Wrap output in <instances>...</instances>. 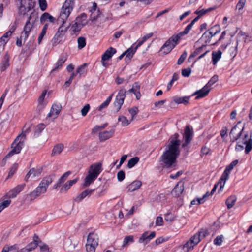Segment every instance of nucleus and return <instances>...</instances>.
<instances>
[{"mask_svg": "<svg viewBox=\"0 0 252 252\" xmlns=\"http://www.w3.org/2000/svg\"><path fill=\"white\" fill-rule=\"evenodd\" d=\"M179 135L175 133L170 138L167 149L161 157V161L163 166L166 168L171 167L176 161L180 154L179 145L180 141L178 139Z\"/></svg>", "mask_w": 252, "mask_h": 252, "instance_id": "nucleus-1", "label": "nucleus"}, {"mask_svg": "<svg viewBox=\"0 0 252 252\" xmlns=\"http://www.w3.org/2000/svg\"><path fill=\"white\" fill-rule=\"evenodd\" d=\"M30 127L24 131H23L21 134L19 135L11 144L12 150L10 151L5 156L6 158H9L11 156L20 152L24 146V141L26 139V134L29 132Z\"/></svg>", "mask_w": 252, "mask_h": 252, "instance_id": "nucleus-2", "label": "nucleus"}, {"mask_svg": "<svg viewBox=\"0 0 252 252\" xmlns=\"http://www.w3.org/2000/svg\"><path fill=\"white\" fill-rule=\"evenodd\" d=\"M37 13L35 11L32 12L28 17L24 27L23 32L21 33V38L25 41L28 37L29 34L34 29V24L36 19L37 18Z\"/></svg>", "mask_w": 252, "mask_h": 252, "instance_id": "nucleus-3", "label": "nucleus"}, {"mask_svg": "<svg viewBox=\"0 0 252 252\" xmlns=\"http://www.w3.org/2000/svg\"><path fill=\"white\" fill-rule=\"evenodd\" d=\"M74 0H66L61 9L60 16L58 19L59 22H62V24H64L66 20L69 16L72 10L74 5Z\"/></svg>", "mask_w": 252, "mask_h": 252, "instance_id": "nucleus-4", "label": "nucleus"}, {"mask_svg": "<svg viewBox=\"0 0 252 252\" xmlns=\"http://www.w3.org/2000/svg\"><path fill=\"white\" fill-rule=\"evenodd\" d=\"M206 234L207 232L204 230L200 231L195 234L183 246V249H185V251L187 252L192 250L194 247L198 244L201 241V239H203L206 236Z\"/></svg>", "mask_w": 252, "mask_h": 252, "instance_id": "nucleus-5", "label": "nucleus"}, {"mask_svg": "<svg viewBox=\"0 0 252 252\" xmlns=\"http://www.w3.org/2000/svg\"><path fill=\"white\" fill-rule=\"evenodd\" d=\"M220 31V28L219 26L215 25L206 31L202 36V39L206 43L211 45L215 44L217 41H212V38Z\"/></svg>", "mask_w": 252, "mask_h": 252, "instance_id": "nucleus-6", "label": "nucleus"}, {"mask_svg": "<svg viewBox=\"0 0 252 252\" xmlns=\"http://www.w3.org/2000/svg\"><path fill=\"white\" fill-rule=\"evenodd\" d=\"M180 38L177 34L173 35L163 45L160 50L164 54L169 53L178 44Z\"/></svg>", "mask_w": 252, "mask_h": 252, "instance_id": "nucleus-7", "label": "nucleus"}, {"mask_svg": "<svg viewBox=\"0 0 252 252\" xmlns=\"http://www.w3.org/2000/svg\"><path fill=\"white\" fill-rule=\"evenodd\" d=\"M88 23L87 15L85 13L76 17L74 23L71 26V30L73 32H79L82 28Z\"/></svg>", "mask_w": 252, "mask_h": 252, "instance_id": "nucleus-8", "label": "nucleus"}, {"mask_svg": "<svg viewBox=\"0 0 252 252\" xmlns=\"http://www.w3.org/2000/svg\"><path fill=\"white\" fill-rule=\"evenodd\" d=\"M126 92L133 93V90L131 88L126 91L124 89H121L116 96L115 101L114 103V106L116 112H118L120 110L121 106L124 103V100L126 97Z\"/></svg>", "mask_w": 252, "mask_h": 252, "instance_id": "nucleus-9", "label": "nucleus"}, {"mask_svg": "<svg viewBox=\"0 0 252 252\" xmlns=\"http://www.w3.org/2000/svg\"><path fill=\"white\" fill-rule=\"evenodd\" d=\"M238 160H234L225 168L221 178L220 179L219 183L221 184L220 189L224 187L226 181L229 178L230 171L238 164Z\"/></svg>", "mask_w": 252, "mask_h": 252, "instance_id": "nucleus-10", "label": "nucleus"}, {"mask_svg": "<svg viewBox=\"0 0 252 252\" xmlns=\"http://www.w3.org/2000/svg\"><path fill=\"white\" fill-rule=\"evenodd\" d=\"M68 27L62 25L58 28L57 32L56 33L54 37L51 40L52 45L53 46H57L62 40V37L64 35L67 31Z\"/></svg>", "mask_w": 252, "mask_h": 252, "instance_id": "nucleus-11", "label": "nucleus"}, {"mask_svg": "<svg viewBox=\"0 0 252 252\" xmlns=\"http://www.w3.org/2000/svg\"><path fill=\"white\" fill-rule=\"evenodd\" d=\"M102 164L100 162H97L92 164L88 170V173L97 178L102 171Z\"/></svg>", "mask_w": 252, "mask_h": 252, "instance_id": "nucleus-12", "label": "nucleus"}, {"mask_svg": "<svg viewBox=\"0 0 252 252\" xmlns=\"http://www.w3.org/2000/svg\"><path fill=\"white\" fill-rule=\"evenodd\" d=\"M193 136V131L189 126H187L185 128L184 133L183 134V140L184 142L182 144V147H185L192 140Z\"/></svg>", "mask_w": 252, "mask_h": 252, "instance_id": "nucleus-13", "label": "nucleus"}, {"mask_svg": "<svg viewBox=\"0 0 252 252\" xmlns=\"http://www.w3.org/2000/svg\"><path fill=\"white\" fill-rule=\"evenodd\" d=\"M47 189L40 183L39 186L32 192L30 193L28 196L30 197V200H32L35 199L42 193L46 192Z\"/></svg>", "mask_w": 252, "mask_h": 252, "instance_id": "nucleus-14", "label": "nucleus"}, {"mask_svg": "<svg viewBox=\"0 0 252 252\" xmlns=\"http://www.w3.org/2000/svg\"><path fill=\"white\" fill-rule=\"evenodd\" d=\"M243 130V128L241 129L237 125H235L230 132V141L233 142L237 140L241 136Z\"/></svg>", "mask_w": 252, "mask_h": 252, "instance_id": "nucleus-15", "label": "nucleus"}, {"mask_svg": "<svg viewBox=\"0 0 252 252\" xmlns=\"http://www.w3.org/2000/svg\"><path fill=\"white\" fill-rule=\"evenodd\" d=\"M62 106L60 104H54L50 110V112L47 115V118L55 119L58 116L61 110Z\"/></svg>", "mask_w": 252, "mask_h": 252, "instance_id": "nucleus-16", "label": "nucleus"}, {"mask_svg": "<svg viewBox=\"0 0 252 252\" xmlns=\"http://www.w3.org/2000/svg\"><path fill=\"white\" fill-rule=\"evenodd\" d=\"M155 235L156 233L154 231L151 232L150 234H149L148 231H146L139 238L138 242L139 243H143L146 245L154 238Z\"/></svg>", "mask_w": 252, "mask_h": 252, "instance_id": "nucleus-17", "label": "nucleus"}, {"mask_svg": "<svg viewBox=\"0 0 252 252\" xmlns=\"http://www.w3.org/2000/svg\"><path fill=\"white\" fill-rule=\"evenodd\" d=\"M24 187V186L23 185L17 186L15 188L10 190L3 197L9 199L15 198L23 189Z\"/></svg>", "mask_w": 252, "mask_h": 252, "instance_id": "nucleus-18", "label": "nucleus"}, {"mask_svg": "<svg viewBox=\"0 0 252 252\" xmlns=\"http://www.w3.org/2000/svg\"><path fill=\"white\" fill-rule=\"evenodd\" d=\"M184 189V183L183 181H179L171 191L172 195L174 197H179Z\"/></svg>", "mask_w": 252, "mask_h": 252, "instance_id": "nucleus-19", "label": "nucleus"}, {"mask_svg": "<svg viewBox=\"0 0 252 252\" xmlns=\"http://www.w3.org/2000/svg\"><path fill=\"white\" fill-rule=\"evenodd\" d=\"M103 17L101 13L99 10H96L95 8L91 11L90 19L92 22H95L99 20L100 22L102 21V17Z\"/></svg>", "mask_w": 252, "mask_h": 252, "instance_id": "nucleus-20", "label": "nucleus"}, {"mask_svg": "<svg viewBox=\"0 0 252 252\" xmlns=\"http://www.w3.org/2000/svg\"><path fill=\"white\" fill-rule=\"evenodd\" d=\"M114 133V130L109 131H104L99 133V138L100 141H104L110 138L113 135Z\"/></svg>", "mask_w": 252, "mask_h": 252, "instance_id": "nucleus-21", "label": "nucleus"}, {"mask_svg": "<svg viewBox=\"0 0 252 252\" xmlns=\"http://www.w3.org/2000/svg\"><path fill=\"white\" fill-rule=\"evenodd\" d=\"M210 91L209 88H206V86H204L201 89L196 91L192 94V95H197L196 99H197L206 96Z\"/></svg>", "mask_w": 252, "mask_h": 252, "instance_id": "nucleus-22", "label": "nucleus"}, {"mask_svg": "<svg viewBox=\"0 0 252 252\" xmlns=\"http://www.w3.org/2000/svg\"><path fill=\"white\" fill-rule=\"evenodd\" d=\"M94 190V189H86V190L82 191L81 193H80L77 196H76L74 199V201L76 202H80L84 198H85L87 196L91 195Z\"/></svg>", "mask_w": 252, "mask_h": 252, "instance_id": "nucleus-23", "label": "nucleus"}, {"mask_svg": "<svg viewBox=\"0 0 252 252\" xmlns=\"http://www.w3.org/2000/svg\"><path fill=\"white\" fill-rule=\"evenodd\" d=\"M116 52V50L113 47H109L102 55V60L106 61L110 59Z\"/></svg>", "mask_w": 252, "mask_h": 252, "instance_id": "nucleus-24", "label": "nucleus"}, {"mask_svg": "<svg viewBox=\"0 0 252 252\" xmlns=\"http://www.w3.org/2000/svg\"><path fill=\"white\" fill-rule=\"evenodd\" d=\"M42 168L39 167L37 168H32L31 169L27 174L26 176V178L28 179V178L31 177L32 178H34L36 176H38L42 172Z\"/></svg>", "mask_w": 252, "mask_h": 252, "instance_id": "nucleus-25", "label": "nucleus"}, {"mask_svg": "<svg viewBox=\"0 0 252 252\" xmlns=\"http://www.w3.org/2000/svg\"><path fill=\"white\" fill-rule=\"evenodd\" d=\"M96 178L97 177L88 173L84 180L82 187L86 188L89 187Z\"/></svg>", "mask_w": 252, "mask_h": 252, "instance_id": "nucleus-26", "label": "nucleus"}, {"mask_svg": "<svg viewBox=\"0 0 252 252\" xmlns=\"http://www.w3.org/2000/svg\"><path fill=\"white\" fill-rule=\"evenodd\" d=\"M221 47L223 50L226 49V53L229 54L230 57L234 58L237 54V45L234 47H229L228 49H226V45H222Z\"/></svg>", "mask_w": 252, "mask_h": 252, "instance_id": "nucleus-27", "label": "nucleus"}, {"mask_svg": "<svg viewBox=\"0 0 252 252\" xmlns=\"http://www.w3.org/2000/svg\"><path fill=\"white\" fill-rule=\"evenodd\" d=\"M142 185V182L139 180H135L130 184L128 187V190L132 192L139 189Z\"/></svg>", "mask_w": 252, "mask_h": 252, "instance_id": "nucleus-28", "label": "nucleus"}, {"mask_svg": "<svg viewBox=\"0 0 252 252\" xmlns=\"http://www.w3.org/2000/svg\"><path fill=\"white\" fill-rule=\"evenodd\" d=\"M78 180V178H76L72 180H69L66 182L61 189V191L66 192L70 187L74 184H75Z\"/></svg>", "mask_w": 252, "mask_h": 252, "instance_id": "nucleus-29", "label": "nucleus"}, {"mask_svg": "<svg viewBox=\"0 0 252 252\" xmlns=\"http://www.w3.org/2000/svg\"><path fill=\"white\" fill-rule=\"evenodd\" d=\"M77 245L76 242H72L69 240L66 242L64 245L65 250L68 252H73Z\"/></svg>", "mask_w": 252, "mask_h": 252, "instance_id": "nucleus-30", "label": "nucleus"}, {"mask_svg": "<svg viewBox=\"0 0 252 252\" xmlns=\"http://www.w3.org/2000/svg\"><path fill=\"white\" fill-rule=\"evenodd\" d=\"M87 242L94 244L98 245V235L94 233H90L89 234Z\"/></svg>", "mask_w": 252, "mask_h": 252, "instance_id": "nucleus-31", "label": "nucleus"}, {"mask_svg": "<svg viewBox=\"0 0 252 252\" xmlns=\"http://www.w3.org/2000/svg\"><path fill=\"white\" fill-rule=\"evenodd\" d=\"M140 88V86L138 82H135L132 87V89L133 90V93L135 94L136 98L137 100L139 99L141 97Z\"/></svg>", "mask_w": 252, "mask_h": 252, "instance_id": "nucleus-32", "label": "nucleus"}, {"mask_svg": "<svg viewBox=\"0 0 252 252\" xmlns=\"http://www.w3.org/2000/svg\"><path fill=\"white\" fill-rule=\"evenodd\" d=\"M46 93H47V91L44 90L42 92V93L40 95L39 97L38 98V105L37 106V108L40 111L42 110L44 107L45 104L44 103V100L45 96L46 94Z\"/></svg>", "mask_w": 252, "mask_h": 252, "instance_id": "nucleus-33", "label": "nucleus"}, {"mask_svg": "<svg viewBox=\"0 0 252 252\" xmlns=\"http://www.w3.org/2000/svg\"><path fill=\"white\" fill-rule=\"evenodd\" d=\"M63 145L62 144H58L56 145L52 150L51 156H54L60 154L63 151Z\"/></svg>", "mask_w": 252, "mask_h": 252, "instance_id": "nucleus-34", "label": "nucleus"}, {"mask_svg": "<svg viewBox=\"0 0 252 252\" xmlns=\"http://www.w3.org/2000/svg\"><path fill=\"white\" fill-rule=\"evenodd\" d=\"M55 175H49L48 176H46L44 177L41 182H40L42 185H43L45 187V188L47 189V188L48 187V186L52 183V182L53 181L54 179Z\"/></svg>", "mask_w": 252, "mask_h": 252, "instance_id": "nucleus-35", "label": "nucleus"}, {"mask_svg": "<svg viewBox=\"0 0 252 252\" xmlns=\"http://www.w3.org/2000/svg\"><path fill=\"white\" fill-rule=\"evenodd\" d=\"M138 47H137V45L135 47H131L125 51L126 56V59H128V60H130Z\"/></svg>", "mask_w": 252, "mask_h": 252, "instance_id": "nucleus-36", "label": "nucleus"}, {"mask_svg": "<svg viewBox=\"0 0 252 252\" xmlns=\"http://www.w3.org/2000/svg\"><path fill=\"white\" fill-rule=\"evenodd\" d=\"M208 197V192H207L202 198L194 199L191 202V205H199L203 203L206 201V198Z\"/></svg>", "mask_w": 252, "mask_h": 252, "instance_id": "nucleus-37", "label": "nucleus"}, {"mask_svg": "<svg viewBox=\"0 0 252 252\" xmlns=\"http://www.w3.org/2000/svg\"><path fill=\"white\" fill-rule=\"evenodd\" d=\"M221 52L219 50L217 52H213L212 54V62L213 65H215L220 60L221 57Z\"/></svg>", "mask_w": 252, "mask_h": 252, "instance_id": "nucleus-38", "label": "nucleus"}, {"mask_svg": "<svg viewBox=\"0 0 252 252\" xmlns=\"http://www.w3.org/2000/svg\"><path fill=\"white\" fill-rule=\"evenodd\" d=\"M190 96H184L183 97H180L175 96L173 98L174 101L177 104H186L188 103L189 99Z\"/></svg>", "mask_w": 252, "mask_h": 252, "instance_id": "nucleus-39", "label": "nucleus"}, {"mask_svg": "<svg viewBox=\"0 0 252 252\" xmlns=\"http://www.w3.org/2000/svg\"><path fill=\"white\" fill-rule=\"evenodd\" d=\"M9 58L8 55H5L2 60V63L0 65V69L1 71L5 70L7 67L9 66Z\"/></svg>", "mask_w": 252, "mask_h": 252, "instance_id": "nucleus-40", "label": "nucleus"}, {"mask_svg": "<svg viewBox=\"0 0 252 252\" xmlns=\"http://www.w3.org/2000/svg\"><path fill=\"white\" fill-rule=\"evenodd\" d=\"M237 200V197L236 196H230L226 200V204L228 209L231 208L235 203L236 202Z\"/></svg>", "mask_w": 252, "mask_h": 252, "instance_id": "nucleus-41", "label": "nucleus"}, {"mask_svg": "<svg viewBox=\"0 0 252 252\" xmlns=\"http://www.w3.org/2000/svg\"><path fill=\"white\" fill-rule=\"evenodd\" d=\"M40 19L41 21H48L50 22H54L55 20L54 17L46 12L42 15Z\"/></svg>", "mask_w": 252, "mask_h": 252, "instance_id": "nucleus-42", "label": "nucleus"}, {"mask_svg": "<svg viewBox=\"0 0 252 252\" xmlns=\"http://www.w3.org/2000/svg\"><path fill=\"white\" fill-rule=\"evenodd\" d=\"M48 27V24L46 23L44 25V27H43L41 32L38 38V43L39 44H40L41 43L43 37L46 34Z\"/></svg>", "mask_w": 252, "mask_h": 252, "instance_id": "nucleus-43", "label": "nucleus"}, {"mask_svg": "<svg viewBox=\"0 0 252 252\" xmlns=\"http://www.w3.org/2000/svg\"><path fill=\"white\" fill-rule=\"evenodd\" d=\"M118 121L119 122H121V125L123 126H126L128 125L130 122L131 121L130 120H128L127 118L124 116H120L118 118Z\"/></svg>", "mask_w": 252, "mask_h": 252, "instance_id": "nucleus-44", "label": "nucleus"}, {"mask_svg": "<svg viewBox=\"0 0 252 252\" xmlns=\"http://www.w3.org/2000/svg\"><path fill=\"white\" fill-rule=\"evenodd\" d=\"M192 26L193 25L191 23L189 24L186 27V28L185 29V30L183 31L180 32L177 35L179 36L180 38H181V37L182 36L186 35L187 34H188L190 30L191 29Z\"/></svg>", "mask_w": 252, "mask_h": 252, "instance_id": "nucleus-45", "label": "nucleus"}, {"mask_svg": "<svg viewBox=\"0 0 252 252\" xmlns=\"http://www.w3.org/2000/svg\"><path fill=\"white\" fill-rule=\"evenodd\" d=\"M139 158L137 157H135L131 159H130L127 163V167L129 168H131L133 166H134L139 161Z\"/></svg>", "mask_w": 252, "mask_h": 252, "instance_id": "nucleus-46", "label": "nucleus"}, {"mask_svg": "<svg viewBox=\"0 0 252 252\" xmlns=\"http://www.w3.org/2000/svg\"><path fill=\"white\" fill-rule=\"evenodd\" d=\"M20 1L19 6L33 7L32 0H18Z\"/></svg>", "mask_w": 252, "mask_h": 252, "instance_id": "nucleus-47", "label": "nucleus"}, {"mask_svg": "<svg viewBox=\"0 0 252 252\" xmlns=\"http://www.w3.org/2000/svg\"><path fill=\"white\" fill-rule=\"evenodd\" d=\"M97 245L87 242L86 244V249L87 252H95Z\"/></svg>", "mask_w": 252, "mask_h": 252, "instance_id": "nucleus-48", "label": "nucleus"}, {"mask_svg": "<svg viewBox=\"0 0 252 252\" xmlns=\"http://www.w3.org/2000/svg\"><path fill=\"white\" fill-rule=\"evenodd\" d=\"M113 94H111L110 96H109L106 100L102 103L98 107V110L101 111L103 109L106 108L110 103L112 98Z\"/></svg>", "mask_w": 252, "mask_h": 252, "instance_id": "nucleus-49", "label": "nucleus"}, {"mask_svg": "<svg viewBox=\"0 0 252 252\" xmlns=\"http://www.w3.org/2000/svg\"><path fill=\"white\" fill-rule=\"evenodd\" d=\"M218 80V76L214 75L210 80L208 81V83L205 85L206 88H209L210 90H211V87L214 83L217 82Z\"/></svg>", "mask_w": 252, "mask_h": 252, "instance_id": "nucleus-50", "label": "nucleus"}, {"mask_svg": "<svg viewBox=\"0 0 252 252\" xmlns=\"http://www.w3.org/2000/svg\"><path fill=\"white\" fill-rule=\"evenodd\" d=\"M33 7H23L19 6V13L21 15H25L27 14L29 11L32 10Z\"/></svg>", "mask_w": 252, "mask_h": 252, "instance_id": "nucleus-51", "label": "nucleus"}, {"mask_svg": "<svg viewBox=\"0 0 252 252\" xmlns=\"http://www.w3.org/2000/svg\"><path fill=\"white\" fill-rule=\"evenodd\" d=\"M78 48L81 49L86 46V39L83 37H79L77 39Z\"/></svg>", "mask_w": 252, "mask_h": 252, "instance_id": "nucleus-52", "label": "nucleus"}, {"mask_svg": "<svg viewBox=\"0 0 252 252\" xmlns=\"http://www.w3.org/2000/svg\"><path fill=\"white\" fill-rule=\"evenodd\" d=\"M38 246V243L37 240L34 239V240L26 246L29 252L32 251L34 250Z\"/></svg>", "mask_w": 252, "mask_h": 252, "instance_id": "nucleus-53", "label": "nucleus"}, {"mask_svg": "<svg viewBox=\"0 0 252 252\" xmlns=\"http://www.w3.org/2000/svg\"><path fill=\"white\" fill-rule=\"evenodd\" d=\"M133 242L134 238L133 236L129 235L126 236L124 239L122 247H125L128 244V243H133Z\"/></svg>", "mask_w": 252, "mask_h": 252, "instance_id": "nucleus-54", "label": "nucleus"}, {"mask_svg": "<svg viewBox=\"0 0 252 252\" xmlns=\"http://www.w3.org/2000/svg\"><path fill=\"white\" fill-rule=\"evenodd\" d=\"M153 35V33L152 32H151V33H149L146 35H145V36H144L142 39L139 41L137 44V47H140L141 45H142L148 39H149V38H150L151 36H152Z\"/></svg>", "mask_w": 252, "mask_h": 252, "instance_id": "nucleus-55", "label": "nucleus"}, {"mask_svg": "<svg viewBox=\"0 0 252 252\" xmlns=\"http://www.w3.org/2000/svg\"><path fill=\"white\" fill-rule=\"evenodd\" d=\"M66 60V58L65 57H62L60 60H59V61L56 63V66L52 70V71H55V70L57 69L59 67L62 66Z\"/></svg>", "mask_w": 252, "mask_h": 252, "instance_id": "nucleus-56", "label": "nucleus"}, {"mask_svg": "<svg viewBox=\"0 0 252 252\" xmlns=\"http://www.w3.org/2000/svg\"><path fill=\"white\" fill-rule=\"evenodd\" d=\"M11 201L10 199H8L3 201L2 202L0 203V212H1L4 209L9 206L10 204Z\"/></svg>", "mask_w": 252, "mask_h": 252, "instance_id": "nucleus-57", "label": "nucleus"}, {"mask_svg": "<svg viewBox=\"0 0 252 252\" xmlns=\"http://www.w3.org/2000/svg\"><path fill=\"white\" fill-rule=\"evenodd\" d=\"M45 128V125L43 124H40L38 125L35 128L34 133L35 134H39L44 128Z\"/></svg>", "mask_w": 252, "mask_h": 252, "instance_id": "nucleus-58", "label": "nucleus"}, {"mask_svg": "<svg viewBox=\"0 0 252 252\" xmlns=\"http://www.w3.org/2000/svg\"><path fill=\"white\" fill-rule=\"evenodd\" d=\"M128 111L131 115V121H132L134 117L137 115L138 112V109L137 107H133L129 109Z\"/></svg>", "mask_w": 252, "mask_h": 252, "instance_id": "nucleus-59", "label": "nucleus"}, {"mask_svg": "<svg viewBox=\"0 0 252 252\" xmlns=\"http://www.w3.org/2000/svg\"><path fill=\"white\" fill-rule=\"evenodd\" d=\"M246 0H239L236 6V9L240 11L243 9L245 5Z\"/></svg>", "mask_w": 252, "mask_h": 252, "instance_id": "nucleus-60", "label": "nucleus"}, {"mask_svg": "<svg viewBox=\"0 0 252 252\" xmlns=\"http://www.w3.org/2000/svg\"><path fill=\"white\" fill-rule=\"evenodd\" d=\"M223 236L222 235L217 236L214 240V244L218 246L220 245L223 242Z\"/></svg>", "mask_w": 252, "mask_h": 252, "instance_id": "nucleus-61", "label": "nucleus"}, {"mask_svg": "<svg viewBox=\"0 0 252 252\" xmlns=\"http://www.w3.org/2000/svg\"><path fill=\"white\" fill-rule=\"evenodd\" d=\"M191 72V69L190 68L188 67L187 68L183 69L182 70L181 74L185 77H188L190 76Z\"/></svg>", "mask_w": 252, "mask_h": 252, "instance_id": "nucleus-62", "label": "nucleus"}, {"mask_svg": "<svg viewBox=\"0 0 252 252\" xmlns=\"http://www.w3.org/2000/svg\"><path fill=\"white\" fill-rule=\"evenodd\" d=\"M90 108V105L86 104L81 109V113L82 116H85L88 113Z\"/></svg>", "mask_w": 252, "mask_h": 252, "instance_id": "nucleus-63", "label": "nucleus"}, {"mask_svg": "<svg viewBox=\"0 0 252 252\" xmlns=\"http://www.w3.org/2000/svg\"><path fill=\"white\" fill-rule=\"evenodd\" d=\"M107 126V124H104L101 126H96L93 129L92 133H95L97 132L99 130H101L103 129L106 126Z\"/></svg>", "mask_w": 252, "mask_h": 252, "instance_id": "nucleus-64", "label": "nucleus"}]
</instances>
